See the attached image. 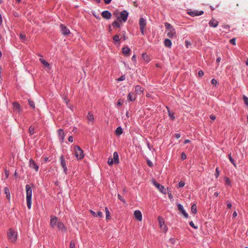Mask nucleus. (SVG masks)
I'll use <instances>...</instances> for the list:
<instances>
[{"mask_svg": "<svg viewBox=\"0 0 248 248\" xmlns=\"http://www.w3.org/2000/svg\"><path fill=\"white\" fill-rule=\"evenodd\" d=\"M29 131L31 135L34 134L35 133L34 126L31 125L29 128Z\"/></svg>", "mask_w": 248, "mask_h": 248, "instance_id": "nucleus-29", "label": "nucleus"}, {"mask_svg": "<svg viewBox=\"0 0 248 248\" xmlns=\"http://www.w3.org/2000/svg\"><path fill=\"white\" fill-rule=\"evenodd\" d=\"M60 161H61V166L62 167L65 174H67V168L66 167L65 160H64L63 156L61 155L60 156Z\"/></svg>", "mask_w": 248, "mask_h": 248, "instance_id": "nucleus-10", "label": "nucleus"}, {"mask_svg": "<svg viewBox=\"0 0 248 248\" xmlns=\"http://www.w3.org/2000/svg\"><path fill=\"white\" fill-rule=\"evenodd\" d=\"M191 210L193 214H196L197 213V207L195 204H193L192 205Z\"/></svg>", "mask_w": 248, "mask_h": 248, "instance_id": "nucleus-33", "label": "nucleus"}, {"mask_svg": "<svg viewBox=\"0 0 248 248\" xmlns=\"http://www.w3.org/2000/svg\"><path fill=\"white\" fill-rule=\"evenodd\" d=\"M90 213L93 215V217H97L96 213L95 212H94L93 211V210H91L90 211Z\"/></svg>", "mask_w": 248, "mask_h": 248, "instance_id": "nucleus-56", "label": "nucleus"}, {"mask_svg": "<svg viewBox=\"0 0 248 248\" xmlns=\"http://www.w3.org/2000/svg\"><path fill=\"white\" fill-rule=\"evenodd\" d=\"M58 132L59 139L62 142L65 137L63 130L62 129H60L58 130Z\"/></svg>", "mask_w": 248, "mask_h": 248, "instance_id": "nucleus-18", "label": "nucleus"}, {"mask_svg": "<svg viewBox=\"0 0 248 248\" xmlns=\"http://www.w3.org/2000/svg\"><path fill=\"white\" fill-rule=\"evenodd\" d=\"M140 28L141 33L144 35V29L146 26V21L143 18H140L139 21Z\"/></svg>", "mask_w": 248, "mask_h": 248, "instance_id": "nucleus-5", "label": "nucleus"}, {"mask_svg": "<svg viewBox=\"0 0 248 248\" xmlns=\"http://www.w3.org/2000/svg\"><path fill=\"white\" fill-rule=\"evenodd\" d=\"M181 158L183 160L186 159V154L185 153H182V154H181Z\"/></svg>", "mask_w": 248, "mask_h": 248, "instance_id": "nucleus-54", "label": "nucleus"}, {"mask_svg": "<svg viewBox=\"0 0 248 248\" xmlns=\"http://www.w3.org/2000/svg\"><path fill=\"white\" fill-rule=\"evenodd\" d=\"M125 79V76H122L121 77H120L119 78H118L117 80L118 81H121L124 80Z\"/></svg>", "mask_w": 248, "mask_h": 248, "instance_id": "nucleus-48", "label": "nucleus"}, {"mask_svg": "<svg viewBox=\"0 0 248 248\" xmlns=\"http://www.w3.org/2000/svg\"><path fill=\"white\" fill-rule=\"evenodd\" d=\"M227 206L228 208H231L232 207V204H231V203L228 201L227 202Z\"/></svg>", "mask_w": 248, "mask_h": 248, "instance_id": "nucleus-58", "label": "nucleus"}, {"mask_svg": "<svg viewBox=\"0 0 248 248\" xmlns=\"http://www.w3.org/2000/svg\"><path fill=\"white\" fill-rule=\"evenodd\" d=\"M165 27L168 30H171L172 29H174L171 25L169 23L166 22L164 24Z\"/></svg>", "mask_w": 248, "mask_h": 248, "instance_id": "nucleus-30", "label": "nucleus"}, {"mask_svg": "<svg viewBox=\"0 0 248 248\" xmlns=\"http://www.w3.org/2000/svg\"><path fill=\"white\" fill-rule=\"evenodd\" d=\"M167 36L170 38L176 37V35L175 29L169 30V31L167 33Z\"/></svg>", "mask_w": 248, "mask_h": 248, "instance_id": "nucleus-17", "label": "nucleus"}, {"mask_svg": "<svg viewBox=\"0 0 248 248\" xmlns=\"http://www.w3.org/2000/svg\"><path fill=\"white\" fill-rule=\"evenodd\" d=\"M87 119L89 122H93V116L91 113H88L87 115Z\"/></svg>", "mask_w": 248, "mask_h": 248, "instance_id": "nucleus-28", "label": "nucleus"}, {"mask_svg": "<svg viewBox=\"0 0 248 248\" xmlns=\"http://www.w3.org/2000/svg\"><path fill=\"white\" fill-rule=\"evenodd\" d=\"M204 12L203 11H190L188 12V14L191 16H198L202 15L203 14Z\"/></svg>", "mask_w": 248, "mask_h": 248, "instance_id": "nucleus-12", "label": "nucleus"}, {"mask_svg": "<svg viewBox=\"0 0 248 248\" xmlns=\"http://www.w3.org/2000/svg\"><path fill=\"white\" fill-rule=\"evenodd\" d=\"M74 155L78 160H81L83 158L84 155L83 151L79 146L75 145L74 146Z\"/></svg>", "mask_w": 248, "mask_h": 248, "instance_id": "nucleus-3", "label": "nucleus"}, {"mask_svg": "<svg viewBox=\"0 0 248 248\" xmlns=\"http://www.w3.org/2000/svg\"><path fill=\"white\" fill-rule=\"evenodd\" d=\"M210 118L213 121L216 119V116L214 115H211Z\"/></svg>", "mask_w": 248, "mask_h": 248, "instance_id": "nucleus-60", "label": "nucleus"}, {"mask_svg": "<svg viewBox=\"0 0 248 248\" xmlns=\"http://www.w3.org/2000/svg\"><path fill=\"white\" fill-rule=\"evenodd\" d=\"M130 51V49L127 46L124 47L123 48V53L124 55L128 54Z\"/></svg>", "mask_w": 248, "mask_h": 248, "instance_id": "nucleus-26", "label": "nucleus"}, {"mask_svg": "<svg viewBox=\"0 0 248 248\" xmlns=\"http://www.w3.org/2000/svg\"><path fill=\"white\" fill-rule=\"evenodd\" d=\"M185 44H186V46L187 47L189 45H190L191 44L189 42H188V41H186L185 42Z\"/></svg>", "mask_w": 248, "mask_h": 248, "instance_id": "nucleus-63", "label": "nucleus"}, {"mask_svg": "<svg viewBox=\"0 0 248 248\" xmlns=\"http://www.w3.org/2000/svg\"><path fill=\"white\" fill-rule=\"evenodd\" d=\"M142 57L146 62H148L150 61L149 56L146 53H143L142 55Z\"/></svg>", "mask_w": 248, "mask_h": 248, "instance_id": "nucleus-32", "label": "nucleus"}, {"mask_svg": "<svg viewBox=\"0 0 248 248\" xmlns=\"http://www.w3.org/2000/svg\"><path fill=\"white\" fill-rule=\"evenodd\" d=\"M113 39L115 42H119L120 41V37L118 35H115L113 37Z\"/></svg>", "mask_w": 248, "mask_h": 248, "instance_id": "nucleus-39", "label": "nucleus"}, {"mask_svg": "<svg viewBox=\"0 0 248 248\" xmlns=\"http://www.w3.org/2000/svg\"><path fill=\"white\" fill-rule=\"evenodd\" d=\"M211 83L213 85L216 86L217 84V82L215 79L213 78L211 80Z\"/></svg>", "mask_w": 248, "mask_h": 248, "instance_id": "nucleus-46", "label": "nucleus"}, {"mask_svg": "<svg viewBox=\"0 0 248 248\" xmlns=\"http://www.w3.org/2000/svg\"><path fill=\"white\" fill-rule=\"evenodd\" d=\"M59 221H58V219L57 217L54 216H51L50 221V226L52 228H54L55 226H57L58 222Z\"/></svg>", "mask_w": 248, "mask_h": 248, "instance_id": "nucleus-8", "label": "nucleus"}, {"mask_svg": "<svg viewBox=\"0 0 248 248\" xmlns=\"http://www.w3.org/2000/svg\"><path fill=\"white\" fill-rule=\"evenodd\" d=\"M118 198L120 201H121L124 203L125 202L124 199H123L120 194H118Z\"/></svg>", "mask_w": 248, "mask_h": 248, "instance_id": "nucleus-44", "label": "nucleus"}, {"mask_svg": "<svg viewBox=\"0 0 248 248\" xmlns=\"http://www.w3.org/2000/svg\"><path fill=\"white\" fill-rule=\"evenodd\" d=\"M28 102H29V104L31 108H35V104H34V102L32 100H31V99H29Z\"/></svg>", "mask_w": 248, "mask_h": 248, "instance_id": "nucleus-38", "label": "nucleus"}, {"mask_svg": "<svg viewBox=\"0 0 248 248\" xmlns=\"http://www.w3.org/2000/svg\"><path fill=\"white\" fill-rule=\"evenodd\" d=\"M108 163L109 165H112L114 163V160L113 158L109 157L108 161Z\"/></svg>", "mask_w": 248, "mask_h": 248, "instance_id": "nucleus-40", "label": "nucleus"}, {"mask_svg": "<svg viewBox=\"0 0 248 248\" xmlns=\"http://www.w3.org/2000/svg\"><path fill=\"white\" fill-rule=\"evenodd\" d=\"M61 32L63 35L70 34V30L63 24L60 25Z\"/></svg>", "mask_w": 248, "mask_h": 248, "instance_id": "nucleus-9", "label": "nucleus"}, {"mask_svg": "<svg viewBox=\"0 0 248 248\" xmlns=\"http://www.w3.org/2000/svg\"><path fill=\"white\" fill-rule=\"evenodd\" d=\"M219 175V169L218 167H217L216 169V172H215V176L216 178H217L218 176Z\"/></svg>", "mask_w": 248, "mask_h": 248, "instance_id": "nucleus-43", "label": "nucleus"}, {"mask_svg": "<svg viewBox=\"0 0 248 248\" xmlns=\"http://www.w3.org/2000/svg\"><path fill=\"white\" fill-rule=\"evenodd\" d=\"M143 91V88L139 85L135 87V92L137 94H140Z\"/></svg>", "mask_w": 248, "mask_h": 248, "instance_id": "nucleus-22", "label": "nucleus"}, {"mask_svg": "<svg viewBox=\"0 0 248 248\" xmlns=\"http://www.w3.org/2000/svg\"><path fill=\"white\" fill-rule=\"evenodd\" d=\"M112 25L114 27H116L117 28H119L120 27V24L119 22L117 21H114L112 23Z\"/></svg>", "mask_w": 248, "mask_h": 248, "instance_id": "nucleus-36", "label": "nucleus"}, {"mask_svg": "<svg viewBox=\"0 0 248 248\" xmlns=\"http://www.w3.org/2000/svg\"><path fill=\"white\" fill-rule=\"evenodd\" d=\"M19 38L20 40L23 43H25L27 40L26 35L24 33H20L19 34Z\"/></svg>", "mask_w": 248, "mask_h": 248, "instance_id": "nucleus-25", "label": "nucleus"}, {"mask_svg": "<svg viewBox=\"0 0 248 248\" xmlns=\"http://www.w3.org/2000/svg\"><path fill=\"white\" fill-rule=\"evenodd\" d=\"M57 227L58 229L62 232H65L66 231V228L62 221L58 222Z\"/></svg>", "mask_w": 248, "mask_h": 248, "instance_id": "nucleus-13", "label": "nucleus"}, {"mask_svg": "<svg viewBox=\"0 0 248 248\" xmlns=\"http://www.w3.org/2000/svg\"><path fill=\"white\" fill-rule=\"evenodd\" d=\"M189 225H190V226L191 227H192V228H194V229H197V227H196V226L194 225V223L193 222V221H191V222H190V223H189Z\"/></svg>", "mask_w": 248, "mask_h": 248, "instance_id": "nucleus-50", "label": "nucleus"}, {"mask_svg": "<svg viewBox=\"0 0 248 248\" xmlns=\"http://www.w3.org/2000/svg\"><path fill=\"white\" fill-rule=\"evenodd\" d=\"M218 24V22L214 19H212L209 22V25L210 27H213L214 28L217 27Z\"/></svg>", "mask_w": 248, "mask_h": 248, "instance_id": "nucleus-19", "label": "nucleus"}, {"mask_svg": "<svg viewBox=\"0 0 248 248\" xmlns=\"http://www.w3.org/2000/svg\"><path fill=\"white\" fill-rule=\"evenodd\" d=\"M180 137H181V135H180V134H179V133H176V134H175V137L176 139H179V138H180Z\"/></svg>", "mask_w": 248, "mask_h": 248, "instance_id": "nucleus-59", "label": "nucleus"}, {"mask_svg": "<svg viewBox=\"0 0 248 248\" xmlns=\"http://www.w3.org/2000/svg\"><path fill=\"white\" fill-rule=\"evenodd\" d=\"M230 42L231 44H232V45H235L236 44V43H235V38H232V39H231L230 40Z\"/></svg>", "mask_w": 248, "mask_h": 248, "instance_id": "nucleus-45", "label": "nucleus"}, {"mask_svg": "<svg viewBox=\"0 0 248 248\" xmlns=\"http://www.w3.org/2000/svg\"><path fill=\"white\" fill-rule=\"evenodd\" d=\"M104 0V2L106 4H108L109 3H110L111 1L112 0Z\"/></svg>", "mask_w": 248, "mask_h": 248, "instance_id": "nucleus-62", "label": "nucleus"}, {"mask_svg": "<svg viewBox=\"0 0 248 248\" xmlns=\"http://www.w3.org/2000/svg\"><path fill=\"white\" fill-rule=\"evenodd\" d=\"M4 190H5V193L6 194L7 198L9 199L10 197V192H9L8 188L7 187H5Z\"/></svg>", "mask_w": 248, "mask_h": 248, "instance_id": "nucleus-35", "label": "nucleus"}, {"mask_svg": "<svg viewBox=\"0 0 248 248\" xmlns=\"http://www.w3.org/2000/svg\"><path fill=\"white\" fill-rule=\"evenodd\" d=\"M152 183L159 190V191L164 194L166 193V189H165L164 186L157 183L154 179L152 180Z\"/></svg>", "mask_w": 248, "mask_h": 248, "instance_id": "nucleus-7", "label": "nucleus"}, {"mask_svg": "<svg viewBox=\"0 0 248 248\" xmlns=\"http://www.w3.org/2000/svg\"><path fill=\"white\" fill-rule=\"evenodd\" d=\"M29 166L31 168L33 169L36 171L38 170L39 167L32 159H30L29 161Z\"/></svg>", "mask_w": 248, "mask_h": 248, "instance_id": "nucleus-11", "label": "nucleus"}, {"mask_svg": "<svg viewBox=\"0 0 248 248\" xmlns=\"http://www.w3.org/2000/svg\"><path fill=\"white\" fill-rule=\"evenodd\" d=\"M168 111V114L169 115V117L171 118V120H174L175 119V117L174 116V114L173 113H171L168 108H167Z\"/></svg>", "mask_w": 248, "mask_h": 248, "instance_id": "nucleus-34", "label": "nucleus"}, {"mask_svg": "<svg viewBox=\"0 0 248 248\" xmlns=\"http://www.w3.org/2000/svg\"><path fill=\"white\" fill-rule=\"evenodd\" d=\"M225 182L227 184L230 185L231 184V181L228 178L226 177L225 178Z\"/></svg>", "mask_w": 248, "mask_h": 248, "instance_id": "nucleus-53", "label": "nucleus"}, {"mask_svg": "<svg viewBox=\"0 0 248 248\" xmlns=\"http://www.w3.org/2000/svg\"><path fill=\"white\" fill-rule=\"evenodd\" d=\"M170 241L173 245L175 243V240L174 238H170Z\"/></svg>", "mask_w": 248, "mask_h": 248, "instance_id": "nucleus-55", "label": "nucleus"}, {"mask_svg": "<svg viewBox=\"0 0 248 248\" xmlns=\"http://www.w3.org/2000/svg\"><path fill=\"white\" fill-rule=\"evenodd\" d=\"M105 212L106 213V219H108L109 218L110 214L108 209L107 207H105Z\"/></svg>", "mask_w": 248, "mask_h": 248, "instance_id": "nucleus-37", "label": "nucleus"}, {"mask_svg": "<svg viewBox=\"0 0 248 248\" xmlns=\"http://www.w3.org/2000/svg\"><path fill=\"white\" fill-rule=\"evenodd\" d=\"M147 164L150 167H152L153 166V163L152 162V161H151L150 160H148L147 161Z\"/></svg>", "mask_w": 248, "mask_h": 248, "instance_id": "nucleus-49", "label": "nucleus"}, {"mask_svg": "<svg viewBox=\"0 0 248 248\" xmlns=\"http://www.w3.org/2000/svg\"><path fill=\"white\" fill-rule=\"evenodd\" d=\"M165 46L170 48L171 46V42L169 39H165L164 42Z\"/></svg>", "mask_w": 248, "mask_h": 248, "instance_id": "nucleus-23", "label": "nucleus"}, {"mask_svg": "<svg viewBox=\"0 0 248 248\" xmlns=\"http://www.w3.org/2000/svg\"><path fill=\"white\" fill-rule=\"evenodd\" d=\"M243 100L245 104L248 106V98L246 96L243 95Z\"/></svg>", "mask_w": 248, "mask_h": 248, "instance_id": "nucleus-41", "label": "nucleus"}, {"mask_svg": "<svg viewBox=\"0 0 248 248\" xmlns=\"http://www.w3.org/2000/svg\"><path fill=\"white\" fill-rule=\"evenodd\" d=\"M40 61L41 62V63L43 64L45 66H47L49 68H50L49 63H48L46 60L43 59H40Z\"/></svg>", "mask_w": 248, "mask_h": 248, "instance_id": "nucleus-31", "label": "nucleus"}, {"mask_svg": "<svg viewBox=\"0 0 248 248\" xmlns=\"http://www.w3.org/2000/svg\"><path fill=\"white\" fill-rule=\"evenodd\" d=\"M68 140L69 142H72L73 141V138L72 136L69 137Z\"/></svg>", "mask_w": 248, "mask_h": 248, "instance_id": "nucleus-61", "label": "nucleus"}, {"mask_svg": "<svg viewBox=\"0 0 248 248\" xmlns=\"http://www.w3.org/2000/svg\"><path fill=\"white\" fill-rule=\"evenodd\" d=\"M113 159L114 160V163L115 164H118L119 163V155H118L117 152H115L113 153Z\"/></svg>", "mask_w": 248, "mask_h": 248, "instance_id": "nucleus-21", "label": "nucleus"}, {"mask_svg": "<svg viewBox=\"0 0 248 248\" xmlns=\"http://www.w3.org/2000/svg\"><path fill=\"white\" fill-rule=\"evenodd\" d=\"M7 234L8 239L10 242L14 243L16 241L17 234L14 230L12 229H9Z\"/></svg>", "mask_w": 248, "mask_h": 248, "instance_id": "nucleus-2", "label": "nucleus"}, {"mask_svg": "<svg viewBox=\"0 0 248 248\" xmlns=\"http://www.w3.org/2000/svg\"><path fill=\"white\" fill-rule=\"evenodd\" d=\"M123 133V130L121 127H118L115 130V134L116 135L119 136Z\"/></svg>", "mask_w": 248, "mask_h": 248, "instance_id": "nucleus-27", "label": "nucleus"}, {"mask_svg": "<svg viewBox=\"0 0 248 248\" xmlns=\"http://www.w3.org/2000/svg\"><path fill=\"white\" fill-rule=\"evenodd\" d=\"M102 16L103 17L108 19L110 18L111 14L108 11H105L102 12Z\"/></svg>", "mask_w": 248, "mask_h": 248, "instance_id": "nucleus-16", "label": "nucleus"}, {"mask_svg": "<svg viewBox=\"0 0 248 248\" xmlns=\"http://www.w3.org/2000/svg\"><path fill=\"white\" fill-rule=\"evenodd\" d=\"M157 219L159 221V224L160 228L163 231H164L165 232H166L168 228H167L166 225L165 224V221H164L163 218L162 217L159 216L158 217Z\"/></svg>", "mask_w": 248, "mask_h": 248, "instance_id": "nucleus-6", "label": "nucleus"}, {"mask_svg": "<svg viewBox=\"0 0 248 248\" xmlns=\"http://www.w3.org/2000/svg\"><path fill=\"white\" fill-rule=\"evenodd\" d=\"M118 14L119 13L117 12L114 13V15H116V16L117 17L118 20H119V21H122L123 22H125L126 21L128 16V13L126 11L124 10L122 11L120 14V16H118Z\"/></svg>", "mask_w": 248, "mask_h": 248, "instance_id": "nucleus-4", "label": "nucleus"}, {"mask_svg": "<svg viewBox=\"0 0 248 248\" xmlns=\"http://www.w3.org/2000/svg\"><path fill=\"white\" fill-rule=\"evenodd\" d=\"M198 75L200 77H202L204 75V73L202 70H200L198 72Z\"/></svg>", "mask_w": 248, "mask_h": 248, "instance_id": "nucleus-57", "label": "nucleus"}, {"mask_svg": "<svg viewBox=\"0 0 248 248\" xmlns=\"http://www.w3.org/2000/svg\"><path fill=\"white\" fill-rule=\"evenodd\" d=\"M178 185H179V186L180 187H182L184 186L185 183L183 181H180Z\"/></svg>", "mask_w": 248, "mask_h": 248, "instance_id": "nucleus-47", "label": "nucleus"}, {"mask_svg": "<svg viewBox=\"0 0 248 248\" xmlns=\"http://www.w3.org/2000/svg\"><path fill=\"white\" fill-rule=\"evenodd\" d=\"M136 98L135 95L133 93H130L128 94L127 99L130 101H133Z\"/></svg>", "mask_w": 248, "mask_h": 248, "instance_id": "nucleus-24", "label": "nucleus"}, {"mask_svg": "<svg viewBox=\"0 0 248 248\" xmlns=\"http://www.w3.org/2000/svg\"><path fill=\"white\" fill-rule=\"evenodd\" d=\"M14 109L17 112L20 111V106L19 103L17 102H14L13 104Z\"/></svg>", "mask_w": 248, "mask_h": 248, "instance_id": "nucleus-20", "label": "nucleus"}, {"mask_svg": "<svg viewBox=\"0 0 248 248\" xmlns=\"http://www.w3.org/2000/svg\"><path fill=\"white\" fill-rule=\"evenodd\" d=\"M70 248H75V243L73 241H71L70 244Z\"/></svg>", "mask_w": 248, "mask_h": 248, "instance_id": "nucleus-52", "label": "nucleus"}, {"mask_svg": "<svg viewBox=\"0 0 248 248\" xmlns=\"http://www.w3.org/2000/svg\"><path fill=\"white\" fill-rule=\"evenodd\" d=\"M26 201L28 208L30 209L31 206L32 189L29 185L26 186Z\"/></svg>", "mask_w": 248, "mask_h": 248, "instance_id": "nucleus-1", "label": "nucleus"}, {"mask_svg": "<svg viewBox=\"0 0 248 248\" xmlns=\"http://www.w3.org/2000/svg\"><path fill=\"white\" fill-rule=\"evenodd\" d=\"M5 176H6V178H8V175H9V172H8V171L7 170H5Z\"/></svg>", "mask_w": 248, "mask_h": 248, "instance_id": "nucleus-64", "label": "nucleus"}, {"mask_svg": "<svg viewBox=\"0 0 248 248\" xmlns=\"http://www.w3.org/2000/svg\"><path fill=\"white\" fill-rule=\"evenodd\" d=\"M229 160H230V161L231 162V163L234 166H236V165L234 163V159H233L231 156V155L230 154L229 155Z\"/></svg>", "mask_w": 248, "mask_h": 248, "instance_id": "nucleus-42", "label": "nucleus"}, {"mask_svg": "<svg viewBox=\"0 0 248 248\" xmlns=\"http://www.w3.org/2000/svg\"><path fill=\"white\" fill-rule=\"evenodd\" d=\"M97 217H103V214L101 212L98 211L97 213L96 214Z\"/></svg>", "mask_w": 248, "mask_h": 248, "instance_id": "nucleus-51", "label": "nucleus"}, {"mask_svg": "<svg viewBox=\"0 0 248 248\" xmlns=\"http://www.w3.org/2000/svg\"><path fill=\"white\" fill-rule=\"evenodd\" d=\"M178 210L181 212V213L184 216V217L186 218L188 217V214L186 213V211L184 210L183 206L181 204H178L177 205Z\"/></svg>", "mask_w": 248, "mask_h": 248, "instance_id": "nucleus-14", "label": "nucleus"}, {"mask_svg": "<svg viewBox=\"0 0 248 248\" xmlns=\"http://www.w3.org/2000/svg\"><path fill=\"white\" fill-rule=\"evenodd\" d=\"M134 217L139 221L142 220V214L140 211L136 210L134 212Z\"/></svg>", "mask_w": 248, "mask_h": 248, "instance_id": "nucleus-15", "label": "nucleus"}]
</instances>
